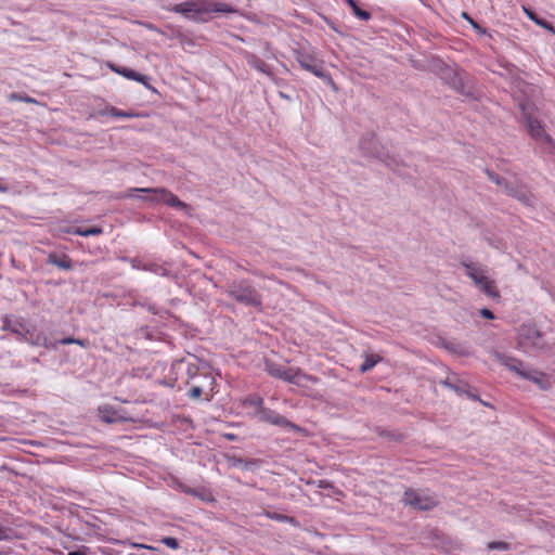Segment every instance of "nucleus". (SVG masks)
Here are the masks:
<instances>
[{"mask_svg": "<svg viewBox=\"0 0 555 555\" xmlns=\"http://www.w3.org/2000/svg\"><path fill=\"white\" fill-rule=\"evenodd\" d=\"M135 192L147 194L141 198L152 204L162 203L176 209L189 210V206L184 202L180 201L172 192L165 188H132L127 190L124 196L133 197Z\"/></svg>", "mask_w": 555, "mask_h": 555, "instance_id": "f257e3e1", "label": "nucleus"}, {"mask_svg": "<svg viewBox=\"0 0 555 555\" xmlns=\"http://www.w3.org/2000/svg\"><path fill=\"white\" fill-rule=\"evenodd\" d=\"M225 293L242 305L259 309L262 306V297L260 293L247 281H233L229 283Z\"/></svg>", "mask_w": 555, "mask_h": 555, "instance_id": "f03ea898", "label": "nucleus"}, {"mask_svg": "<svg viewBox=\"0 0 555 555\" xmlns=\"http://www.w3.org/2000/svg\"><path fill=\"white\" fill-rule=\"evenodd\" d=\"M264 370L275 378H280L284 382L296 384L298 386L304 385V382H319L318 377L305 374L299 367H286L270 360L264 361Z\"/></svg>", "mask_w": 555, "mask_h": 555, "instance_id": "7ed1b4c3", "label": "nucleus"}, {"mask_svg": "<svg viewBox=\"0 0 555 555\" xmlns=\"http://www.w3.org/2000/svg\"><path fill=\"white\" fill-rule=\"evenodd\" d=\"M517 340L518 345L525 349L542 351L548 348L543 333L534 324H522L518 330Z\"/></svg>", "mask_w": 555, "mask_h": 555, "instance_id": "20e7f679", "label": "nucleus"}, {"mask_svg": "<svg viewBox=\"0 0 555 555\" xmlns=\"http://www.w3.org/2000/svg\"><path fill=\"white\" fill-rule=\"evenodd\" d=\"M402 502L404 505L418 511H430L439 503L435 494L418 489H406Z\"/></svg>", "mask_w": 555, "mask_h": 555, "instance_id": "39448f33", "label": "nucleus"}, {"mask_svg": "<svg viewBox=\"0 0 555 555\" xmlns=\"http://www.w3.org/2000/svg\"><path fill=\"white\" fill-rule=\"evenodd\" d=\"M173 12L182 14L183 16L194 20H197L203 13L209 12H220V13H229L232 12V9L225 3H216L211 8L199 7L197 2L194 1H185L179 4H176L172 9Z\"/></svg>", "mask_w": 555, "mask_h": 555, "instance_id": "423d86ee", "label": "nucleus"}, {"mask_svg": "<svg viewBox=\"0 0 555 555\" xmlns=\"http://www.w3.org/2000/svg\"><path fill=\"white\" fill-rule=\"evenodd\" d=\"M258 417L262 422L270 423V424L285 427V428H289L294 431L301 430L299 426H297L296 424L288 421L285 416L278 414L274 411L266 409V408L260 409Z\"/></svg>", "mask_w": 555, "mask_h": 555, "instance_id": "0eeeda50", "label": "nucleus"}, {"mask_svg": "<svg viewBox=\"0 0 555 555\" xmlns=\"http://www.w3.org/2000/svg\"><path fill=\"white\" fill-rule=\"evenodd\" d=\"M494 357L495 360L500 362L502 365L506 366L509 371L516 373L518 376L525 378L529 367H526L520 360L507 357L500 352H495Z\"/></svg>", "mask_w": 555, "mask_h": 555, "instance_id": "6e6552de", "label": "nucleus"}, {"mask_svg": "<svg viewBox=\"0 0 555 555\" xmlns=\"http://www.w3.org/2000/svg\"><path fill=\"white\" fill-rule=\"evenodd\" d=\"M297 61L301 68H304L307 72L312 73L314 76L319 78H328L332 80L323 70L321 64H319L312 56L308 54H299L297 56ZM333 83V81H331Z\"/></svg>", "mask_w": 555, "mask_h": 555, "instance_id": "1a4fd4ad", "label": "nucleus"}, {"mask_svg": "<svg viewBox=\"0 0 555 555\" xmlns=\"http://www.w3.org/2000/svg\"><path fill=\"white\" fill-rule=\"evenodd\" d=\"M527 127L530 135L533 139L540 141L541 143H547L555 147V143L553 142L552 138L544 131V128L539 120L528 117Z\"/></svg>", "mask_w": 555, "mask_h": 555, "instance_id": "9d476101", "label": "nucleus"}, {"mask_svg": "<svg viewBox=\"0 0 555 555\" xmlns=\"http://www.w3.org/2000/svg\"><path fill=\"white\" fill-rule=\"evenodd\" d=\"M3 330L10 331L11 333L15 334L18 337V339L25 340V337L27 336L29 328L22 319H12L10 317H4Z\"/></svg>", "mask_w": 555, "mask_h": 555, "instance_id": "9b49d317", "label": "nucleus"}, {"mask_svg": "<svg viewBox=\"0 0 555 555\" xmlns=\"http://www.w3.org/2000/svg\"><path fill=\"white\" fill-rule=\"evenodd\" d=\"M24 341L33 346H41L49 349H56V344L50 343L48 337L42 332H38L35 328L28 330L27 336L25 337Z\"/></svg>", "mask_w": 555, "mask_h": 555, "instance_id": "f8f14e48", "label": "nucleus"}, {"mask_svg": "<svg viewBox=\"0 0 555 555\" xmlns=\"http://www.w3.org/2000/svg\"><path fill=\"white\" fill-rule=\"evenodd\" d=\"M504 192L525 205L531 204V194L522 186H515L509 183L504 184Z\"/></svg>", "mask_w": 555, "mask_h": 555, "instance_id": "ddd939ff", "label": "nucleus"}, {"mask_svg": "<svg viewBox=\"0 0 555 555\" xmlns=\"http://www.w3.org/2000/svg\"><path fill=\"white\" fill-rule=\"evenodd\" d=\"M205 385H195L190 389V397L192 399H198L203 393H207L206 389L208 388L209 395L207 397V400H210L212 397V390H214V384L215 379L210 375L204 376Z\"/></svg>", "mask_w": 555, "mask_h": 555, "instance_id": "4468645a", "label": "nucleus"}, {"mask_svg": "<svg viewBox=\"0 0 555 555\" xmlns=\"http://www.w3.org/2000/svg\"><path fill=\"white\" fill-rule=\"evenodd\" d=\"M525 379L534 383L541 390H548L551 388V382L546 374L539 372L533 369H528Z\"/></svg>", "mask_w": 555, "mask_h": 555, "instance_id": "2eb2a0df", "label": "nucleus"}, {"mask_svg": "<svg viewBox=\"0 0 555 555\" xmlns=\"http://www.w3.org/2000/svg\"><path fill=\"white\" fill-rule=\"evenodd\" d=\"M99 417L106 424H114L126 421L116 410L109 405H103L99 408Z\"/></svg>", "mask_w": 555, "mask_h": 555, "instance_id": "dca6fc26", "label": "nucleus"}, {"mask_svg": "<svg viewBox=\"0 0 555 555\" xmlns=\"http://www.w3.org/2000/svg\"><path fill=\"white\" fill-rule=\"evenodd\" d=\"M462 266L465 268L466 270V275L472 279V281L475 283V285H477L478 283H481L483 281V279L488 278L483 270L472 263V262H462Z\"/></svg>", "mask_w": 555, "mask_h": 555, "instance_id": "f3484780", "label": "nucleus"}, {"mask_svg": "<svg viewBox=\"0 0 555 555\" xmlns=\"http://www.w3.org/2000/svg\"><path fill=\"white\" fill-rule=\"evenodd\" d=\"M100 115L104 116V115H109L112 117H115V118H139V117H144L146 116L145 114L143 113H138V112H134V111H121V109H118L114 106L105 109V111H101L100 112Z\"/></svg>", "mask_w": 555, "mask_h": 555, "instance_id": "a211bd4d", "label": "nucleus"}, {"mask_svg": "<svg viewBox=\"0 0 555 555\" xmlns=\"http://www.w3.org/2000/svg\"><path fill=\"white\" fill-rule=\"evenodd\" d=\"M477 286L489 297L499 300L501 298L500 292L496 289L495 283L493 280L486 278L481 283H478Z\"/></svg>", "mask_w": 555, "mask_h": 555, "instance_id": "6ab92c4d", "label": "nucleus"}, {"mask_svg": "<svg viewBox=\"0 0 555 555\" xmlns=\"http://www.w3.org/2000/svg\"><path fill=\"white\" fill-rule=\"evenodd\" d=\"M119 75H121L122 77H125L127 79L138 81V82L143 83L144 86L149 87V83H147L149 78L142 74H139V73L130 69V68L122 67L119 72Z\"/></svg>", "mask_w": 555, "mask_h": 555, "instance_id": "aec40b11", "label": "nucleus"}, {"mask_svg": "<svg viewBox=\"0 0 555 555\" xmlns=\"http://www.w3.org/2000/svg\"><path fill=\"white\" fill-rule=\"evenodd\" d=\"M380 360H382L380 357H378L376 354L365 356L363 363L360 365V371L362 373H365V372L372 370Z\"/></svg>", "mask_w": 555, "mask_h": 555, "instance_id": "412c9836", "label": "nucleus"}, {"mask_svg": "<svg viewBox=\"0 0 555 555\" xmlns=\"http://www.w3.org/2000/svg\"><path fill=\"white\" fill-rule=\"evenodd\" d=\"M347 3L358 18L362 21H369L371 18V13L360 9L354 0H347Z\"/></svg>", "mask_w": 555, "mask_h": 555, "instance_id": "4be33fe9", "label": "nucleus"}, {"mask_svg": "<svg viewBox=\"0 0 555 555\" xmlns=\"http://www.w3.org/2000/svg\"><path fill=\"white\" fill-rule=\"evenodd\" d=\"M248 64L251 67H254L255 69H257V70H259V72H261L263 74L270 75L269 66L263 61L258 59L257 56L251 55L248 59Z\"/></svg>", "mask_w": 555, "mask_h": 555, "instance_id": "5701e85b", "label": "nucleus"}, {"mask_svg": "<svg viewBox=\"0 0 555 555\" xmlns=\"http://www.w3.org/2000/svg\"><path fill=\"white\" fill-rule=\"evenodd\" d=\"M49 263L54 264L61 269L69 270L72 269V261L68 258H57L54 255L49 256Z\"/></svg>", "mask_w": 555, "mask_h": 555, "instance_id": "b1692460", "label": "nucleus"}, {"mask_svg": "<svg viewBox=\"0 0 555 555\" xmlns=\"http://www.w3.org/2000/svg\"><path fill=\"white\" fill-rule=\"evenodd\" d=\"M103 232V230L99 227H89V228H78L74 233L80 236H93L99 235Z\"/></svg>", "mask_w": 555, "mask_h": 555, "instance_id": "393cba45", "label": "nucleus"}, {"mask_svg": "<svg viewBox=\"0 0 555 555\" xmlns=\"http://www.w3.org/2000/svg\"><path fill=\"white\" fill-rule=\"evenodd\" d=\"M262 403H263V400L261 397L259 396H249L247 397L244 401H243V404L244 405H250V406H255L257 409V415H259V411L260 409H264L262 406Z\"/></svg>", "mask_w": 555, "mask_h": 555, "instance_id": "a878e982", "label": "nucleus"}, {"mask_svg": "<svg viewBox=\"0 0 555 555\" xmlns=\"http://www.w3.org/2000/svg\"><path fill=\"white\" fill-rule=\"evenodd\" d=\"M266 516L268 518L272 519V520H276V521H281V522H294V518L293 517H289V516H286V515H282V514H279V513L267 512Z\"/></svg>", "mask_w": 555, "mask_h": 555, "instance_id": "bb28decb", "label": "nucleus"}, {"mask_svg": "<svg viewBox=\"0 0 555 555\" xmlns=\"http://www.w3.org/2000/svg\"><path fill=\"white\" fill-rule=\"evenodd\" d=\"M487 548L490 551H492V550L507 551V550H509V544L507 542H503V541H494V542H489L487 544Z\"/></svg>", "mask_w": 555, "mask_h": 555, "instance_id": "cd10ccee", "label": "nucleus"}, {"mask_svg": "<svg viewBox=\"0 0 555 555\" xmlns=\"http://www.w3.org/2000/svg\"><path fill=\"white\" fill-rule=\"evenodd\" d=\"M486 175L489 178V180H491L493 183L502 186L503 189H504V184L507 183L503 178H501L500 176L495 175L494 172H492L489 169H486Z\"/></svg>", "mask_w": 555, "mask_h": 555, "instance_id": "c85d7f7f", "label": "nucleus"}, {"mask_svg": "<svg viewBox=\"0 0 555 555\" xmlns=\"http://www.w3.org/2000/svg\"><path fill=\"white\" fill-rule=\"evenodd\" d=\"M160 542L172 550H177L179 547L178 540L172 537H165L160 540Z\"/></svg>", "mask_w": 555, "mask_h": 555, "instance_id": "c756f323", "label": "nucleus"}, {"mask_svg": "<svg viewBox=\"0 0 555 555\" xmlns=\"http://www.w3.org/2000/svg\"><path fill=\"white\" fill-rule=\"evenodd\" d=\"M314 483L320 489H332L333 488V483L330 480H326V479L318 480Z\"/></svg>", "mask_w": 555, "mask_h": 555, "instance_id": "7c9ffc66", "label": "nucleus"}, {"mask_svg": "<svg viewBox=\"0 0 555 555\" xmlns=\"http://www.w3.org/2000/svg\"><path fill=\"white\" fill-rule=\"evenodd\" d=\"M380 159L386 164L387 167H389L390 169L395 170L396 169V166H397V162L395 160L393 157H390V156H386L384 158L380 157Z\"/></svg>", "mask_w": 555, "mask_h": 555, "instance_id": "2f4dec72", "label": "nucleus"}, {"mask_svg": "<svg viewBox=\"0 0 555 555\" xmlns=\"http://www.w3.org/2000/svg\"><path fill=\"white\" fill-rule=\"evenodd\" d=\"M480 315L488 319V320H493L494 319V314L492 311H490L489 309L487 308H482L480 310Z\"/></svg>", "mask_w": 555, "mask_h": 555, "instance_id": "473e14b6", "label": "nucleus"}, {"mask_svg": "<svg viewBox=\"0 0 555 555\" xmlns=\"http://www.w3.org/2000/svg\"><path fill=\"white\" fill-rule=\"evenodd\" d=\"M76 343V338H73V337H67V338H63L61 340H59L57 343H55L56 345L57 344H61V345H70V344H75Z\"/></svg>", "mask_w": 555, "mask_h": 555, "instance_id": "72a5a7b5", "label": "nucleus"}, {"mask_svg": "<svg viewBox=\"0 0 555 555\" xmlns=\"http://www.w3.org/2000/svg\"><path fill=\"white\" fill-rule=\"evenodd\" d=\"M8 530L0 525V541L7 540L9 538Z\"/></svg>", "mask_w": 555, "mask_h": 555, "instance_id": "f704fd0d", "label": "nucleus"}, {"mask_svg": "<svg viewBox=\"0 0 555 555\" xmlns=\"http://www.w3.org/2000/svg\"><path fill=\"white\" fill-rule=\"evenodd\" d=\"M75 344L79 345L82 348H87L89 346V341L88 340L77 339V338H76V343Z\"/></svg>", "mask_w": 555, "mask_h": 555, "instance_id": "c9c22d12", "label": "nucleus"}, {"mask_svg": "<svg viewBox=\"0 0 555 555\" xmlns=\"http://www.w3.org/2000/svg\"><path fill=\"white\" fill-rule=\"evenodd\" d=\"M472 26H473V27H474V29H475L477 33H479V34H485V33H486V30H485L480 25H478L476 22H475V23H473V25H472Z\"/></svg>", "mask_w": 555, "mask_h": 555, "instance_id": "e433bc0d", "label": "nucleus"}, {"mask_svg": "<svg viewBox=\"0 0 555 555\" xmlns=\"http://www.w3.org/2000/svg\"><path fill=\"white\" fill-rule=\"evenodd\" d=\"M443 385H444V386H447V387H449V388H451V389H454L455 391H457V390H459V388H457L456 386H454V385L450 382V379H449V378H448V379H446V380L443 382Z\"/></svg>", "mask_w": 555, "mask_h": 555, "instance_id": "4c0bfd02", "label": "nucleus"}, {"mask_svg": "<svg viewBox=\"0 0 555 555\" xmlns=\"http://www.w3.org/2000/svg\"><path fill=\"white\" fill-rule=\"evenodd\" d=\"M462 16H463V17H464V18H465V20H466L470 25H473V23H475V22H474V20H473V18H472V17H470L466 12H463V13H462Z\"/></svg>", "mask_w": 555, "mask_h": 555, "instance_id": "58836bf2", "label": "nucleus"}, {"mask_svg": "<svg viewBox=\"0 0 555 555\" xmlns=\"http://www.w3.org/2000/svg\"><path fill=\"white\" fill-rule=\"evenodd\" d=\"M525 11H526L527 15L530 17V20H532L534 22L538 21V18H535V15L532 12H530L529 10H525Z\"/></svg>", "mask_w": 555, "mask_h": 555, "instance_id": "ea45409f", "label": "nucleus"}, {"mask_svg": "<svg viewBox=\"0 0 555 555\" xmlns=\"http://www.w3.org/2000/svg\"><path fill=\"white\" fill-rule=\"evenodd\" d=\"M109 68H111L113 72H115L116 74H118V75H119V72H120V69H121L120 67H117V66H115V65H113V64H109Z\"/></svg>", "mask_w": 555, "mask_h": 555, "instance_id": "a19ab883", "label": "nucleus"}, {"mask_svg": "<svg viewBox=\"0 0 555 555\" xmlns=\"http://www.w3.org/2000/svg\"><path fill=\"white\" fill-rule=\"evenodd\" d=\"M537 24L541 25L542 27H545V28H548L551 29L552 27L547 24V23H544V22H541V21H535Z\"/></svg>", "mask_w": 555, "mask_h": 555, "instance_id": "79ce46f5", "label": "nucleus"}, {"mask_svg": "<svg viewBox=\"0 0 555 555\" xmlns=\"http://www.w3.org/2000/svg\"><path fill=\"white\" fill-rule=\"evenodd\" d=\"M135 547H143V548H147V550H154L153 546H150V545H145V544H134Z\"/></svg>", "mask_w": 555, "mask_h": 555, "instance_id": "37998d69", "label": "nucleus"}, {"mask_svg": "<svg viewBox=\"0 0 555 555\" xmlns=\"http://www.w3.org/2000/svg\"><path fill=\"white\" fill-rule=\"evenodd\" d=\"M68 555H87L85 552L81 551H72L68 553Z\"/></svg>", "mask_w": 555, "mask_h": 555, "instance_id": "c03bdc74", "label": "nucleus"}, {"mask_svg": "<svg viewBox=\"0 0 555 555\" xmlns=\"http://www.w3.org/2000/svg\"><path fill=\"white\" fill-rule=\"evenodd\" d=\"M243 463V461L241 459H235L233 461V465H241Z\"/></svg>", "mask_w": 555, "mask_h": 555, "instance_id": "a18cd8bd", "label": "nucleus"}, {"mask_svg": "<svg viewBox=\"0 0 555 555\" xmlns=\"http://www.w3.org/2000/svg\"><path fill=\"white\" fill-rule=\"evenodd\" d=\"M0 192H2V193L8 192V188L3 186V185H0Z\"/></svg>", "mask_w": 555, "mask_h": 555, "instance_id": "49530a36", "label": "nucleus"}, {"mask_svg": "<svg viewBox=\"0 0 555 555\" xmlns=\"http://www.w3.org/2000/svg\"><path fill=\"white\" fill-rule=\"evenodd\" d=\"M366 153L371 154V155H374L376 157H380L379 155H376L374 152H371V151H366Z\"/></svg>", "mask_w": 555, "mask_h": 555, "instance_id": "de8ad7c7", "label": "nucleus"}, {"mask_svg": "<svg viewBox=\"0 0 555 555\" xmlns=\"http://www.w3.org/2000/svg\"><path fill=\"white\" fill-rule=\"evenodd\" d=\"M26 102H35V100L30 99V98H26L25 99Z\"/></svg>", "mask_w": 555, "mask_h": 555, "instance_id": "09e8293b", "label": "nucleus"}, {"mask_svg": "<svg viewBox=\"0 0 555 555\" xmlns=\"http://www.w3.org/2000/svg\"><path fill=\"white\" fill-rule=\"evenodd\" d=\"M460 86H462V82L459 80V86L457 85H454V88H459Z\"/></svg>", "mask_w": 555, "mask_h": 555, "instance_id": "8fccbe9b", "label": "nucleus"}]
</instances>
